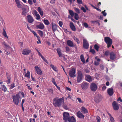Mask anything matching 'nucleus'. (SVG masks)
I'll list each match as a JSON object with an SVG mask.
<instances>
[{
	"label": "nucleus",
	"mask_w": 122,
	"mask_h": 122,
	"mask_svg": "<svg viewBox=\"0 0 122 122\" xmlns=\"http://www.w3.org/2000/svg\"><path fill=\"white\" fill-rule=\"evenodd\" d=\"M56 51L58 54L59 57H62L63 54L61 52V49L60 48H57L56 49Z\"/></svg>",
	"instance_id": "nucleus-22"
},
{
	"label": "nucleus",
	"mask_w": 122,
	"mask_h": 122,
	"mask_svg": "<svg viewBox=\"0 0 122 122\" xmlns=\"http://www.w3.org/2000/svg\"><path fill=\"white\" fill-rule=\"evenodd\" d=\"M77 3L79 4H82V0H77Z\"/></svg>",
	"instance_id": "nucleus-53"
},
{
	"label": "nucleus",
	"mask_w": 122,
	"mask_h": 122,
	"mask_svg": "<svg viewBox=\"0 0 122 122\" xmlns=\"http://www.w3.org/2000/svg\"><path fill=\"white\" fill-rule=\"evenodd\" d=\"M104 40L107 45V47L109 48L111 46L112 43V39L109 37H106L105 38Z\"/></svg>",
	"instance_id": "nucleus-3"
},
{
	"label": "nucleus",
	"mask_w": 122,
	"mask_h": 122,
	"mask_svg": "<svg viewBox=\"0 0 122 122\" xmlns=\"http://www.w3.org/2000/svg\"><path fill=\"white\" fill-rule=\"evenodd\" d=\"M33 13L34 15L36 16V19L37 20H39L41 18V17L39 14H38L37 11L36 10L34 11Z\"/></svg>",
	"instance_id": "nucleus-20"
},
{
	"label": "nucleus",
	"mask_w": 122,
	"mask_h": 122,
	"mask_svg": "<svg viewBox=\"0 0 122 122\" xmlns=\"http://www.w3.org/2000/svg\"><path fill=\"white\" fill-rule=\"evenodd\" d=\"M83 77V75L82 71H79L77 72V81L78 83L80 82L82 80Z\"/></svg>",
	"instance_id": "nucleus-4"
},
{
	"label": "nucleus",
	"mask_w": 122,
	"mask_h": 122,
	"mask_svg": "<svg viewBox=\"0 0 122 122\" xmlns=\"http://www.w3.org/2000/svg\"><path fill=\"white\" fill-rule=\"evenodd\" d=\"M100 69L102 70H103L104 69V66L103 65L101 64L100 65Z\"/></svg>",
	"instance_id": "nucleus-55"
},
{
	"label": "nucleus",
	"mask_w": 122,
	"mask_h": 122,
	"mask_svg": "<svg viewBox=\"0 0 122 122\" xmlns=\"http://www.w3.org/2000/svg\"><path fill=\"white\" fill-rule=\"evenodd\" d=\"M28 2L29 4L30 5H31L33 4L32 1V0H28Z\"/></svg>",
	"instance_id": "nucleus-62"
},
{
	"label": "nucleus",
	"mask_w": 122,
	"mask_h": 122,
	"mask_svg": "<svg viewBox=\"0 0 122 122\" xmlns=\"http://www.w3.org/2000/svg\"><path fill=\"white\" fill-rule=\"evenodd\" d=\"M75 11L78 13L79 14L80 13L79 10L78 8H75Z\"/></svg>",
	"instance_id": "nucleus-52"
},
{
	"label": "nucleus",
	"mask_w": 122,
	"mask_h": 122,
	"mask_svg": "<svg viewBox=\"0 0 122 122\" xmlns=\"http://www.w3.org/2000/svg\"><path fill=\"white\" fill-rule=\"evenodd\" d=\"M7 77L8 79L6 81V82L8 84H9L10 82V79H11L10 76L8 73H6Z\"/></svg>",
	"instance_id": "nucleus-26"
},
{
	"label": "nucleus",
	"mask_w": 122,
	"mask_h": 122,
	"mask_svg": "<svg viewBox=\"0 0 122 122\" xmlns=\"http://www.w3.org/2000/svg\"><path fill=\"white\" fill-rule=\"evenodd\" d=\"M1 88L2 91L5 92H6L7 91V89L4 85H1Z\"/></svg>",
	"instance_id": "nucleus-34"
},
{
	"label": "nucleus",
	"mask_w": 122,
	"mask_h": 122,
	"mask_svg": "<svg viewBox=\"0 0 122 122\" xmlns=\"http://www.w3.org/2000/svg\"><path fill=\"white\" fill-rule=\"evenodd\" d=\"M34 68L37 74L40 75H41L42 74V71L40 67H38V66H35Z\"/></svg>",
	"instance_id": "nucleus-7"
},
{
	"label": "nucleus",
	"mask_w": 122,
	"mask_h": 122,
	"mask_svg": "<svg viewBox=\"0 0 122 122\" xmlns=\"http://www.w3.org/2000/svg\"><path fill=\"white\" fill-rule=\"evenodd\" d=\"M48 90L50 93L52 94H53V90L51 88H49L48 89Z\"/></svg>",
	"instance_id": "nucleus-46"
},
{
	"label": "nucleus",
	"mask_w": 122,
	"mask_h": 122,
	"mask_svg": "<svg viewBox=\"0 0 122 122\" xmlns=\"http://www.w3.org/2000/svg\"><path fill=\"white\" fill-rule=\"evenodd\" d=\"M38 33L40 35L41 37H42L43 35V32L40 30H38Z\"/></svg>",
	"instance_id": "nucleus-40"
},
{
	"label": "nucleus",
	"mask_w": 122,
	"mask_h": 122,
	"mask_svg": "<svg viewBox=\"0 0 122 122\" xmlns=\"http://www.w3.org/2000/svg\"><path fill=\"white\" fill-rule=\"evenodd\" d=\"M2 44L3 46L5 48H10V46L7 45L5 41H4L3 42Z\"/></svg>",
	"instance_id": "nucleus-35"
},
{
	"label": "nucleus",
	"mask_w": 122,
	"mask_h": 122,
	"mask_svg": "<svg viewBox=\"0 0 122 122\" xmlns=\"http://www.w3.org/2000/svg\"><path fill=\"white\" fill-rule=\"evenodd\" d=\"M77 117L79 118H84V115L80 111H78L77 113Z\"/></svg>",
	"instance_id": "nucleus-25"
},
{
	"label": "nucleus",
	"mask_w": 122,
	"mask_h": 122,
	"mask_svg": "<svg viewBox=\"0 0 122 122\" xmlns=\"http://www.w3.org/2000/svg\"><path fill=\"white\" fill-rule=\"evenodd\" d=\"M27 19L28 22L30 23H32L34 21L33 18L30 15H28L27 16Z\"/></svg>",
	"instance_id": "nucleus-16"
},
{
	"label": "nucleus",
	"mask_w": 122,
	"mask_h": 122,
	"mask_svg": "<svg viewBox=\"0 0 122 122\" xmlns=\"http://www.w3.org/2000/svg\"><path fill=\"white\" fill-rule=\"evenodd\" d=\"M14 84L13 83V84H11V85H10V88L11 89H12L15 86H14Z\"/></svg>",
	"instance_id": "nucleus-58"
},
{
	"label": "nucleus",
	"mask_w": 122,
	"mask_h": 122,
	"mask_svg": "<svg viewBox=\"0 0 122 122\" xmlns=\"http://www.w3.org/2000/svg\"><path fill=\"white\" fill-rule=\"evenodd\" d=\"M106 86L104 85L102 87V90L103 91L105 90L106 89Z\"/></svg>",
	"instance_id": "nucleus-64"
},
{
	"label": "nucleus",
	"mask_w": 122,
	"mask_h": 122,
	"mask_svg": "<svg viewBox=\"0 0 122 122\" xmlns=\"http://www.w3.org/2000/svg\"><path fill=\"white\" fill-rule=\"evenodd\" d=\"M62 107H63L66 110L68 109L67 106L66 105H63L62 106Z\"/></svg>",
	"instance_id": "nucleus-60"
},
{
	"label": "nucleus",
	"mask_w": 122,
	"mask_h": 122,
	"mask_svg": "<svg viewBox=\"0 0 122 122\" xmlns=\"http://www.w3.org/2000/svg\"><path fill=\"white\" fill-rule=\"evenodd\" d=\"M102 97L100 94L96 95L95 97L94 101L98 103L102 100Z\"/></svg>",
	"instance_id": "nucleus-8"
},
{
	"label": "nucleus",
	"mask_w": 122,
	"mask_h": 122,
	"mask_svg": "<svg viewBox=\"0 0 122 122\" xmlns=\"http://www.w3.org/2000/svg\"><path fill=\"white\" fill-rule=\"evenodd\" d=\"M63 119L65 122H67L70 117L69 113L67 112H64L63 113Z\"/></svg>",
	"instance_id": "nucleus-6"
},
{
	"label": "nucleus",
	"mask_w": 122,
	"mask_h": 122,
	"mask_svg": "<svg viewBox=\"0 0 122 122\" xmlns=\"http://www.w3.org/2000/svg\"><path fill=\"white\" fill-rule=\"evenodd\" d=\"M52 82L54 84L55 86H56L57 85V84L55 81V80L54 78H52Z\"/></svg>",
	"instance_id": "nucleus-47"
},
{
	"label": "nucleus",
	"mask_w": 122,
	"mask_h": 122,
	"mask_svg": "<svg viewBox=\"0 0 122 122\" xmlns=\"http://www.w3.org/2000/svg\"><path fill=\"white\" fill-rule=\"evenodd\" d=\"M69 122H76V120L73 116L70 117L68 120Z\"/></svg>",
	"instance_id": "nucleus-28"
},
{
	"label": "nucleus",
	"mask_w": 122,
	"mask_h": 122,
	"mask_svg": "<svg viewBox=\"0 0 122 122\" xmlns=\"http://www.w3.org/2000/svg\"><path fill=\"white\" fill-rule=\"evenodd\" d=\"M94 65L96 66H98L99 65V62L97 61H95L94 62Z\"/></svg>",
	"instance_id": "nucleus-54"
},
{
	"label": "nucleus",
	"mask_w": 122,
	"mask_h": 122,
	"mask_svg": "<svg viewBox=\"0 0 122 122\" xmlns=\"http://www.w3.org/2000/svg\"><path fill=\"white\" fill-rule=\"evenodd\" d=\"M107 93L110 96H112L114 93L113 90V88H109L107 90Z\"/></svg>",
	"instance_id": "nucleus-17"
},
{
	"label": "nucleus",
	"mask_w": 122,
	"mask_h": 122,
	"mask_svg": "<svg viewBox=\"0 0 122 122\" xmlns=\"http://www.w3.org/2000/svg\"><path fill=\"white\" fill-rule=\"evenodd\" d=\"M105 10L102 12V13L104 16H106L107 15V13L105 12Z\"/></svg>",
	"instance_id": "nucleus-56"
},
{
	"label": "nucleus",
	"mask_w": 122,
	"mask_h": 122,
	"mask_svg": "<svg viewBox=\"0 0 122 122\" xmlns=\"http://www.w3.org/2000/svg\"><path fill=\"white\" fill-rule=\"evenodd\" d=\"M81 9L84 12H86V10L84 7H81Z\"/></svg>",
	"instance_id": "nucleus-59"
},
{
	"label": "nucleus",
	"mask_w": 122,
	"mask_h": 122,
	"mask_svg": "<svg viewBox=\"0 0 122 122\" xmlns=\"http://www.w3.org/2000/svg\"><path fill=\"white\" fill-rule=\"evenodd\" d=\"M3 35L5 37H7V38L8 39V36H7L6 32L5 31V29H3Z\"/></svg>",
	"instance_id": "nucleus-39"
},
{
	"label": "nucleus",
	"mask_w": 122,
	"mask_h": 122,
	"mask_svg": "<svg viewBox=\"0 0 122 122\" xmlns=\"http://www.w3.org/2000/svg\"><path fill=\"white\" fill-rule=\"evenodd\" d=\"M112 105L114 109L115 110H117L119 108V106L116 101H114L112 103Z\"/></svg>",
	"instance_id": "nucleus-13"
},
{
	"label": "nucleus",
	"mask_w": 122,
	"mask_h": 122,
	"mask_svg": "<svg viewBox=\"0 0 122 122\" xmlns=\"http://www.w3.org/2000/svg\"><path fill=\"white\" fill-rule=\"evenodd\" d=\"M69 13L71 16L72 17H73L74 16V14L73 12V11L71 10H69Z\"/></svg>",
	"instance_id": "nucleus-36"
},
{
	"label": "nucleus",
	"mask_w": 122,
	"mask_h": 122,
	"mask_svg": "<svg viewBox=\"0 0 122 122\" xmlns=\"http://www.w3.org/2000/svg\"><path fill=\"white\" fill-rule=\"evenodd\" d=\"M99 48V47L96 44L94 45V48L97 51H98Z\"/></svg>",
	"instance_id": "nucleus-38"
},
{
	"label": "nucleus",
	"mask_w": 122,
	"mask_h": 122,
	"mask_svg": "<svg viewBox=\"0 0 122 122\" xmlns=\"http://www.w3.org/2000/svg\"><path fill=\"white\" fill-rule=\"evenodd\" d=\"M74 39V40L78 44H79L80 43V41L79 39L77 38L76 37H75V36H74L73 37Z\"/></svg>",
	"instance_id": "nucleus-42"
},
{
	"label": "nucleus",
	"mask_w": 122,
	"mask_h": 122,
	"mask_svg": "<svg viewBox=\"0 0 122 122\" xmlns=\"http://www.w3.org/2000/svg\"><path fill=\"white\" fill-rule=\"evenodd\" d=\"M50 66L54 71L56 72H58V70L56 66H54L52 64H51Z\"/></svg>",
	"instance_id": "nucleus-30"
},
{
	"label": "nucleus",
	"mask_w": 122,
	"mask_h": 122,
	"mask_svg": "<svg viewBox=\"0 0 122 122\" xmlns=\"http://www.w3.org/2000/svg\"><path fill=\"white\" fill-rule=\"evenodd\" d=\"M110 59L112 60H114L116 58V54L113 52H112L110 53Z\"/></svg>",
	"instance_id": "nucleus-14"
},
{
	"label": "nucleus",
	"mask_w": 122,
	"mask_h": 122,
	"mask_svg": "<svg viewBox=\"0 0 122 122\" xmlns=\"http://www.w3.org/2000/svg\"><path fill=\"white\" fill-rule=\"evenodd\" d=\"M51 24L52 30L53 31L55 32L57 29V26L55 23H53L52 22Z\"/></svg>",
	"instance_id": "nucleus-21"
},
{
	"label": "nucleus",
	"mask_w": 122,
	"mask_h": 122,
	"mask_svg": "<svg viewBox=\"0 0 122 122\" xmlns=\"http://www.w3.org/2000/svg\"><path fill=\"white\" fill-rule=\"evenodd\" d=\"M83 48L86 49H88L89 46V44L87 41L85 39H83Z\"/></svg>",
	"instance_id": "nucleus-11"
},
{
	"label": "nucleus",
	"mask_w": 122,
	"mask_h": 122,
	"mask_svg": "<svg viewBox=\"0 0 122 122\" xmlns=\"http://www.w3.org/2000/svg\"><path fill=\"white\" fill-rule=\"evenodd\" d=\"M110 53H109V51H105L104 53V55L106 56H108L110 54Z\"/></svg>",
	"instance_id": "nucleus-45"
},
{
	"label": "nucleus",
	"mask_w": 122,
	"mask_h": 122,
	"mask_svg": "<svg viewBox=\"0 0 122 122\" xmlns=\"http://www.w3.org/2000/svg\"><path fill=\"white\" fill-rule=\"evenodd\" d=\"M97 85L94 83H92L90 85V89L93 92L95 91L97 89Z\"/></svg>",
	"instance_id": "nucleus-10"
},
{
	"label": "nucleus",
	"mask_w": 122,
	"mask_h": 122,
	"mask_svg": "<svg viewBox=\"0 0 122 122\" xmlns=\"http://www.w3.org/2000/svg\"><path fill=\"white\" fill-rule=\"evenodd\" d=\"M83 25L86 28H87L88 27V25L87 24V23L85 22L83 24Z\"/></svg>",
	"instance_id": "nucleus-50"
},
{
	"label": "nucleus",
	"mask_w": 122,
	"mask_h": 122,
	"mask_svg": "<svg viewBox=\"0 0 122 122\" xmlns=\"http://www.w3.org/2000/svg\"><path fill=\"white\" fill-rule=\"evenodd\" d=\"M108 115L110 117V119L111 122H114V120L113 117L111 115V114L109 113H108Z\"/></svg>",
	"instance_id": "nucleus-33"
},
{
	"label": "nucleus",
	"mask_w": 122,
	"mask_h": 122,
	"mask_svg": "<svg viewBox=\"0 0 122 122\" xmlns=\"http://www.w3.org/2000/svg\"><path fill=\"white\" fill-rule=\"evenodd\" d=\"M35 119L34 118H30V122H35Z\"/></svg>",
	"instance_id": "nucleus-57"
},
{
	"label": "nucleus",
	"mask_w": 122,
	"mask_h": 122,
	"mask_svg": "<svg viewBox=\"0 0 122 122\" xmlns=\"http://www.w3.org/2000/svg\"><path fill=\"white\" fill-rule=\"evenodd\" d=\"M53 104L56 107H59L61 106L63 103H64V99L63 97L59 98L56 97L54 98L53 100Z\"/></svg>",
	"instance_id": "nucleus-1"
},
{
	"label": "nucleus",
	"mask_w": 122,
	"mask_h": 122,
	"mask_svg": "<svg viewBox=\"0 0 122 122\" xmlns=\"http://www.w3.org/2000/svg\"><path fill=\"white\" fill-rule=\"evenodd\" d=\"M37 40L38 41H39V42L38 41H37V43L38 44H39V43H41V41H40V37L38 36H37Z\"/></svg>",
	"instance_id": "nucleus-49"
},
{
	"label": "nucleus",
	"mask_w": 122,
	"mask_h": 122,
	"mask_svg": "<svg viewBox=\"0 0 122 122\" xmlns=\"http://www.w3.org/2000/svg\"><path fill=\"white\" fill-rule=\"evenodd\" d=\"M70 26L71 30L73 31H75L76 30V28L73 23L71 22L70 23Z\"/></svg>",
	"instance_id": "nucleus-18"
},
{
	"label": "nucleus",
	"mask_w": 122,
	"mask_h": 122,
	"mask_svg": "<svg viewBox=\"0 0 122 122\" xmlns=\"http://www.w3.org/2000/svg\"><path fill=\"white\" fill-rule=\"evenodd\" d=\"M37 10L41 16H43L44 14L42 9L41 7H39L38 8Z\"/></svg>",
	"instance_id": "nucleus-24"
},
{
	"label": "nucleus",
	"mask_w": 122,
	"mask_h": 122,
	"mask_svg": "<svg viewBox=\"0 0 122 122\" xmlns=\"http://www.w3.org/2000/svg\"><path fill=\"white\" fill-rule=\"evenodd\" d=\"M90 52L92 53L93 54H94L96 53V52L94 49H91L90 50Z\"/></svg>",
	"instance_id": "nucleus-51"
},
{
	"label": "nucleus",
	"mask_w": 122,
	"mask_h": 122,
	"mask_svg": "<svg viewBox=\"0 0 122 122\" xmlns=\"http://www.w3.org/2000/svg\"><path fill=\"white\" fill-rule=\"evenodd\" d=\"M20 2L16 4L17 7L18 8H21L22 11V15H23V7H22V5L20 4Z\"/></svg>",
	"instance_id": "nucleus-31"
},
{
	"label": "nucleus",
	"mask_w": 122,
	"mask_h": 122,
	"mask_svg": "<svg viewBox=\"0 0 122 122\" xmlns=\"http://www.w3.org/2000/svg\"><path fill=\"white\" fill-rule=\"evenodd\" d=\"M74 15L75 19L76 20H78V19L79 18V16L76 13H75Z\"/></svg>",
	"instance_id": "nucleus-43"
},
{
	"label": "nucleus",
	"mask_w": 122,
	"mask_h": 122,
	"mask_svg": "<svg viewBox=\"0 0 122 122\" xmlns=\"http://www.w3.org/2000/svg\"><path fill=\"white\" fill-rule=\"evenodd\" d=\"M89 83L86 82L84 81L81 84V86L83 90H85L88 88Z\"/></svg>",
	"instance_id": "nucleus-9"
},
{
	"label": "nucleus",
	"mask_w": 122,
	"mask_h": 122,
	"mask_svg": "<svg viewBox=\"0 0 122 122\" xmlns=\"http://www.w3.org/2000/svg\"><path fill=\"white\" fill-rule=\"evenodd\" d=\"M81 111L82 112L84 113H88L87 110L85 107H82L81 109Z\"/></svg>",
	"instance_id": "nucleus-27"
},
{
	"label": "nucleus",
	"mask_w": 122,
	"mask_h": 122,
	"mask_svg": "<svg viewBox=\"0 0 122 122\" xmlns=\"http://www.w3.org/2000/svg\"><path fill=\"white\" fill-rule=\"evenodd\" d=\"M22 96L23 97V92H20L15 95H13L12 99L13 101L15 104L17 105L18 104L19 101L20 100Z\"/></svg>",
	"instance_id": "nucleus-2"
},
{
	"label": "nucleus",
	"mask_w": 122,
	"mask_h": 122,
	"mask_svg": "<svg viewBox=\"0 0 122 122\" xmlns=\"http://www.w3.org/2000/svg\"><path fill=\"white\" fill-rule=\"evenodd\" d=\"M30 72L29 71H28L27 73L25 75V76L28 78H30Z\"/></svg>",
	"instance_id": "nucleus-41"
},
{
	"label": "nucleus",
	"mask_w": 122,
	"mask_h": 122,
	"mask_svg": "<svg viewBox=\"0 0 122 122\" xmlns=\"http://www.w3.org/2000/svg\"><path fill=\"white\" fill-rule=\"evenodd\" d=\"M67 45L70 47H73L74 45L73 42L70 40H68L67 41Z\"/></svg>",
	"instance_id": "nucleus-23"
},
{
	"label": "nucleus",
	"mask_w": 122,
	"mask_h": 122,
	"mask_svg": "<svg viewBox=\"0 0 122 122\" xmlns=\"http://www.w3.org/2000/svg\"><path fill=\"white\" fill-rule=\"evenodd\" d=\"M42 59L47 64H48V62L47 60L44 58V57L43 56L42 58Z\"/></svg>",
	"instance_id": "nucleus-48"
},
{
	"label": "nucleus",
	"mask_w": 122,
	"mask_h": 122,
	"mask_svg": "<svg viewBox=\"0 0 122 122\" xmlns=\"http://www.w3.org/2000/svg\"><path fill=\"white\" fill-rule=\"evenodd\" d=\"M76 69L74 68H72L69 71V76L71 77L76 76Z\"/></svg>",
	"instance_id": "nucleus-5"
},
{
	"label": "nucleus",
	"mask_w": 122,
	"mask_h": 122,
	"mask_svg": "<svg viewBox=\"0 0 122 122\" xmlns=\"http://www.w3.org/2000/svg\"><path fill=\"white\" fill-rule=\"evenodd\" d=\"M85 80L89 82H91L93 80L92 77L89 75H86L85 77Z\"/></svg>",
	"instance_id": "nucleus-12"
},
{
	"label": "nucleus",
	"mask_w": 122,
	"mask_h": 122,
	"mask_svg": "<svg viewBox=\"0 0 122 122\" xmlns=\"http://www.w3.org/2000/svg\"><path fill=\"white\" fill-rule=\"evenodd\" d=\"M23 42L21 41H19L18 42V44L19 45H20V46H21V47L20 48V50L21 52V53L23 54V50L22 49V47H23Z\"/></svg>",
	"instance_id": "nucleus-29"
},
{
	"label": "nucleus",
	"mask_w": 122,
	"mask_h": 122,
	"mask_svg": "<svg viewBox=\"0 0 122 122\" xmlns=\"http://www.w3.org/2000/svg\"><path fill=\"white\" fill-rule=\"evenodd\" d=\"M31 51L28 48H25L23 49V55H28Z\"/></svg>",
	"instance_id": "nucleus-15"
},
{
	"label": "nucleus",
	"mask_w": 122,
	"mask_h": 122,
	"mask_svg": "<svg viewBox=\"0 0 122 122\" xmlns=\"http://www.w3.org/2000/svg\"><path fill=\"white\" fill-rule=\"evenodd\" d=\"M60 27H62L63 25V23L62 22L59 21L58 23Z\"/></svg>",
	"instance_id": "nucleus-61"
},
{
	"label": "nucleus",
	"mask_w": 122,
	"mask_h": 122,
	"mask_svg": "<svg viewBox=\"0 0 122 122\" xmlns=\"http://www.w3.org/2000/svg\"><path fill=\"white\" fill-rule=\"evenodd\" d=\"M97 122H100L101 119L100 117L98 116H97L96 117Z\"/></svg>",
	"instance_id": "nucleus-44"
},
{
	"label": "nucleus",
	"mask_w": 122,
	"mask_h": 122,
	"mask_svg": "<svg viewBox=\"0 0 122 122\" xmlns=\"http://www.w3.org/2000/svg\"><path fill=\"white\" fill-rule=\"evenodd\" d=\"M44 24L46 25H48L50 23L49 22L48 20L46 19L45 20L44 19Z\"/></svg>",
	"instance_id": "nucleus-37"
},
{
	"label": "nucleus",
	"mask_w": 122,
	"mask_h": 122,
	"mask_svg": "<svg viewBox=\"0 0 122 122\" xmlns=\"http://www.w3.org/2000/svg\"><path fill=\"white\" fill-rule=\"evenodd\" d=\"M80 59L81 61L83 63H85V60L84 59V57L83 55H81L80 56Z\"/></svg>",
	"instance_id": "nucleus-32"
},
{
	"label": "nucleus",
	"mask_w": 122,
	"mask_h": 122,
	"mask_svg": "<svg viewBox=\"0 0 122 122\" xmlns=\"http://www.w3.org/2000/svg\"><path fill=\"white\" fill-rule=\"evenodd\" d=\"M0 20L1 22L3 24V22H4L3 19H2L1 16H0Z\"/></svg>",
	"instance_id": "nucleus-63"
},
{
	"label": "nucleus",
	"mask_w": 122,
	"mask_h": 122,
	"mask_svg": "<svg viewBox=\"0 0 122 122\" xmlns=\"http://www.w3.org/2000/svg\"><path fill=\"white\" fill-rule=\"evenodd\" d=\"M45 26L42 23H41L38 25H36V27L37 29H43L44 28Z\"/></svg>",
	"instance_id": "nucleus-19"
}]
</instances>
